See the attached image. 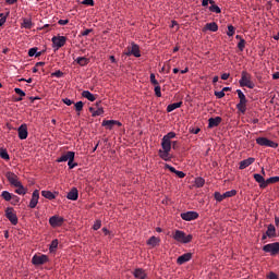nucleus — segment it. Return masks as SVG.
I'll use <instances>...</instances> for the list:
<instances>
[{
    "label": "nucleus",
    "instance_id": "obj_1",
    "mask_svg": "<svg viewBox=\"0 0 279 279\" xmlns=\"http://www.w3.org/2000/svg\"><path fill=\"white\" fill-rule=\"evenodd\" d=\"M177 137V133L168 132V134L162 136L160 146L161 149L158 150V156L166 162L172 161L173 156H171L172 150V140Z\"/></svg>",
    "mask_w": 279,
    "mask_h": 279
},
{
    "label": "nucleus",
    "instance_id": "obj_2",
    "mask_svg": "<svg viewBox=\"0 0 279 279\" xmlns=\"http://www.w3.org/2000/svg\"><path fill=\"white\" fill-rule=\"evenodd\" d=\"M239 85L241 87L254 88L255 87V83L252 81V74H250L246 71H243L241 73V78L239 81Z\"/></svg>",
    "mask_w": 279,
    "mask_h": 279
},
{
    "label": "nucleus",
    "instance_id": "obj_3",
    "mask_svg": "<svg viewBox=\"0 0 279 279\" xmlns=\"http://www.w3.org/2000/svg\"><path fill=\"white\" fill-rule=\"evenodd\" d=\"M236 94H238V97H239V100H240L239 104L236 105V109H238L239 112L244 114L247 110L248 100H247L246 96L243 94L242 89H238Z\"/></svg>",
    "mask_w": 279,
    "mask_h": 279
},
{
    "label": "nucleus",
    "instance_id": "obj_4",
    "mask_svg": "<svg viewBox=\"0 0 279 279\" xmlns=\"http://www.w3.org/2000/svg\"><path fill=\"white\" fill-rule=\"evenodd\" d=\"M173 239L177 242L183 243V244H187L190 242H192L193 240V235H186V233L184 231L181 230H177L173 234Z\"/></svg>",
    "mask_w": 279,
    "mask_h": 279
},
{
    "label": "nucleus",
    "instance_id": "obj_5",
    "mask_svg": "<svg viewBox=\"0 0 279 279\" xmlns=\"http://www.w3.org/2000/svg\"><path fill=\"white\" fill-rule=\"evenodd\" d=\"M256 144L263 147L278 148L279 144L266 138L265 136H259L256 138Z\"/></svg>",
    "mask_w": 279,
    "mask_h": 279
},
{
    "label": "nucleus",
    "instance_id": "obj_6",
    "mask_svg": "<svg viewBox=\"0 0 279 279\" xmlns=\"http://www.w3.org/2000/svg\"><path fill=\"white\" fill-rule=\"evenodd\" d=\"M126 57H135V58H141L142 53H141V48L138 45L132 43L131 46H129L126 48V52H125Z\"/></svg>",
    "mask_w": 279,
    "mask_h": 279
},
{
    "label": "nucleus",
    "instance_id": "obj_7",
    "mask_svg": "<svg viewBox=\"0 0 279 279\" xmlns=\"http://www.w3.org/2000/svg\"><path fill=\"white\" fill-rule=\"evenodd\" d=\"M263 251L272 256L279 254V242H272L271 244L264 245Z\"/></svg>",
    "mask_w": 279,
    "mask_h": 279
},
{
    "label": "nucleus",
    "instance_id": "obj_8",
    "mask_svg": "<svg viewBox=\"0 0 279 279\" xmlns=\"http://www.w3.org/2000/svg\"><path fill=\"white\" fill-rule=\"evenodd\" d=\"M5 217L10 220L11 225H13V226L19 225V217L14 213L13 207H7Z\"/></svg>",
    "mask_w": 279,
    "mask_h": 279
},
{
    "label": "nucleus",
    "instance_id": "obj_9",
    "mask_svg": "<svg viewBox=\"0 0 279 279\" xmlns=\"http://www.w3.org/2000/svg\"><path fill=\"white\" fill-rule=\"evenodd\" d=\"M49 223L52 228H59L62 227L64 223V218L62 216L59 215H53L51 216V218L49 219Z\"/></svg>",
    "mask_w": 279,
    "mask_h": 279
},
{
    "label": "nucleus",
    "instance_id": "obj_10",
    "mask_svg": "<svg viewBox=\"0 0 279 279\" xmlns=\"http://www.w3.org/2000/svg\"><path fill=\"white\" fill-rule=\"evenodd\" d=\"M66 43V37L64 36H53L52 37V45L57 49L63 48Z\"/></svg>",
    "mask_w": 279,
    "mask_h": 279
},
{
    "label": "nucleus",
    "instance_id": "obj_11",
    "mask_svg": "<svg viewBox=\"0 0 279 279\" xmlns=\"http://www.w3.org/2000/svg\"><path fill=\"white\" fill-rule=\"evenodd\" d=\"M49 262V257L47 255H34L32 258V263L36 266L44 265Z\"/></svg>",
    "mask_w": 279,
    "mask_h": 279
},
{
    "label": "nucleus",
    "instance_id": "obj_12",
    "mask_svg": "<svg viewBox=\"0 0 279 279\" xmlns=\"http://www.w3.org/2000/svg\"><path fill=\"white\" fill-rule=\"evenodd\" d=\"M39 198H40L39 190H34L33 194H32L31 202L28 204V207L29 208H36V206L39 202Z\"/></svg>",
    "mask_w": 279,
    "mask_h": 279
},
{
    "label": "nucleus",
    "instance_id": "obj_13",
    "mask_svg": "<svg viewBox=\"0 0 279 279\" xmlns=\"http://www.w3.org/2000/svg\"><path fill=\"white\" fill-rule=\"evenodd\" d=\"M199 217L198 213L196 211H186L181 214V218L186 221L195 220Z\"/></svg>",
    "mask_w": 279,
    "mask_h": 279
},
{
    "label": "nucleus",
    "instance_id": "obj_14",
    "mask_svg": "<svg viewBox=\"0 0 279 279\" xmlns=\"http://www.w3.org/2000/svg\"><path fill=\"white\" fill-rule=\"evenodd\" d=\"M7 180L10 182L11 185L15 186L19 185V175L14 174L12 171H8L7 174Z\"/></svg>",
    "mask_w": 279,
    "mask_h": 279
},
{
    "label": "nucleus",
    "instance_id": "obj_15",
    "mask_svg": "<svg viewBox=\"0 0 279 279\" xmlns=\"http://www.w3.org/2000/svg\"><path fill=\"white\" fill-rule=\"evenodd\" d=\"M19 138L26 140L28 137L27 124H22L17 128Z\"/></svg>",
    "mask_w": 279,
    "mask_h": 279
},
{
    "label": "nucleus",
    "instance_id": "obj_16",
    "mask_svg": "<svg viewBox=\"0 0 279 279\" xmlns=\"http://www.w3.org/2000/svg\"><path fill=\"white\" fill-rule=\"evenodd\" d=\"M73 157H75V153L74 151H66L65 154H62V156L60 158L57 159V162L61 163V162H69L71 159H73Z\"/></svg>",
    "mask_w": 279,
    "mask_h": 279
},
{
    "label": "nucleus",
    "instance_id": "obj_17",
    "mask_svg": "<svg viewBox=\"0 0 279 279\" xmlns=\"http://www.w3.org/2000/svg\"><path fill=\"white\" fill-rule=\"evenodd\" d=\"M102 126L107 128V130H112L113 126H122V123L119 121H114V120H105L102 122Z\"/></svg>",
    "mask_w": 279,
    "mask_h": 279
},
{
    "label": "nucleus",
    "instance_id": "obj_18",
    "mask_svg": "<svg viewBox=\"0 0 279 279\" xmlns=\"http://www.w3.org/2000/svg\"><path fill=\"white\" fill-rule=\"evenodd\" d=\"M221 122H222V118L221 117L209 118V120H208V129L218 128Z\"/></svg>",
    "mask_w": 279,
    "mask_h": 279
},
{
    "label": "nucleus",
    "instance_id": "obj_19",
    "mask_svg": "<svg viewBox=\"0 0 279 279\" xmlns=\"http://www.w3.org/2000/svg\"><path fill=\"white\" fill-rule=\"evenodd\" d=\"M192 257H193V254H192V253L183 254V255H181V256H179V257L177 258V264L183 265V264H185V263H189V262L192 259Z\"/></svg>",
    "mask_w": 279,
    "mask_h": 279
},
{
    "label": "nucleus",
    "instance_id": "obj_20",
    "mask_svg": "<svg viewBox=\"0 0 279 279\" xmlns=\"http://www.w3.org/2000/svg\"><path fill=\"white\" fill-rule=\"evenodd\" d=\"M165 168L168 169L170 172L177 174L179 178L186 177L184 171L177 170L174 167L170 166V163H165Z\"/></svg>",
    "mask_w": 279,
    "mask_h": 279
},
{
    "label": "nucleus",
    "instance_id": "obj_21",
    "mask_svg": "<svg viewBox=\"0 0 279 279\" xmlns=\"http://www.w3.org/2000/svg\"><path fill=\"white\" fill-rule=\"evenodd\" d=\"M254 180L259 183L260 189H266L267 186V180H265V177L262 174H253Z\"/></svg>",
    "mask_w": 279,
    "mask_h": 279
},
{
    "label": "nucleus",
    "instance_id": "obj_22",
    "mask_svg": "<svg viewBox=\"0 0 279 279\" xmlns=\"http://www.w3.org/2000/svg\"><path fill=\"white\" fill-rule=\"evenodd\" d=\"M207 31L214 32V33L218 32L219 31V26H218L217 22H209V23H207L205 25V27L203 28V32H207Z\"/></svg>",
    "mask_w": 279,
    "mask_h": 279
},
{
    "label": "nucleus",
    "instance_id": "obj_23",
    "mask_svg": "<svg viewBox=\"0 0 279 279\" xmlns=\"http://www.w3.org/2000/svg\"><path fill=\"white\" fill-rule=\"evenodd\" d=\"M255 162V158H247V159H244L242 161H240V166H239V169H245L247 167H250L251 165H253Z\"/></svg>",
    "mask_w": 279,
    "mask_h": 279
},
{
    "label": "nucleus",
    "instance_id": "obj_24",
    "mask_svg": "<svg viewBox=\"0 0 279 279\" xmlns=\"http://www.w3.org/2000/svg\"><path fill=\"white\" fill-rule=\"evenodd\" d=\"M68 199L77 201L78 199V190L77 187H72L68 193Z\"/></svg>",
    "mask_w": 279,
    "mask_h": 279
},
{
    "label": "nucleus",
    "instance_id": "obj_25",
    "mask_svg": "<svg viewBox=\"0 0 279 279\" xmlns=\"http://www.w3.org/2000/svg\"><path fill=\"white\" fill-rule=\"evenodd\" d=\"M133 276L136 279H146L147 278V274L145 270H143V268H136V270L133 272Z\"/></svg>",
    "mask_w": 279,
    "mask_h": 279
},
{
    "label": "nucleus",
    "instance_id": "obj_26",
    "mask_svg": "<svg viewBox=\"0 0 279 279\" xmlns=\"http://www.w3.org/2000/svg\"><path fill=\"white\" fill-rule=\"evenodd\" d=\"M1 197L7 201L10 202L12 198H15L16 201H19V196L11 194L10 192H8V190H4L1 193Z\"/></svg>",
    "mask_w": 279,
    "mask_h": 279
},
{
    "label": "nucleus",
    "instance_id": "obj_27",
    "mask_svg": "<svg viewBox=\"0 0 279 279\" xmlns=\"http://www.w3.org/2000/svg\"><path fill=\"white\" fill-rule=\"evenodd\" d=\"M266 233L269 239L277 236V231H276V228L274 227V223L268 225V229H267Z\"/></svg>",
    "mask_w": 279,
    "mask_h": 279
},
{
    "label": "nucleus",
    "instance_id": "obj_28",
    "mask_svg": "<svg viewBox=\"0 0 279 279\" xmlns=\"http://www.w3.org/2000/svg\"><path fill=\"white\" fill-rule=\"evenodd\" d=\"M15 189V193L20 194V195H25L27 190L26 187H24V185L21 183V181L17 182V184L14 185Z\"/></svg>",
    "mask_w": 279,
    "mask_h": 279
},
{
    "label": "nucleus",
    "instance_id": "obj_29",
    "mask_svg": "<svg viewBox=\"0 0 279 279\" xmlns=\"http://www.w3.org/2000/svg\"><path fill=\"white\" fill-rule=\"evenodd\" d=\"M89 111L92 112L93 118L101 117V114H104V107H98V109L96 111H95L94 107H90Z\"/></svg>",
    "mask_w": 279,
    "mask_h": 279
},
{
    "label": "nucleus",
    "instance_id": "obj_30",
    "mask_svg": "<svg viewBox=\"0 0 279 279\" xmlns=\"http://www.w3.org/2000/svg\"><path fill=\"white\" fill-rule=\"evenodd\" d=\"M82 96L84 97V99H87L92 102L96 100L95 95H93L89 90H83Z\"/></svg>",
    "mask_w": 279,
    "mask_h": 279
},
{
    "label": "nucleus",
    "instance_id": "obj_31",
    "mask_svg": "<svg viewBox=\"0 0 279 279\" xmlns=\"http://www.w3.org/2000/svg\"><path fill=\"white\" fill-rule=\"evenodd\" d=\"M76 64H78L80 66H86L88 65L89 60L87 59V57H77V59L75 60Z\"/></svg>",
    "mask_w": 279,
    "mask_h": 279
},
{
    "label": "nucleus",
    "instance_id": "obj_32",
    "mask_svg": "<svg viewBox=\"0 0 279 279\" xmlns=\"http://www.w3.org/2000/svg\"><path fill=\"white\" fill-rule=\"evenodd\" d=\"M33 26H34V24L31 19H23L22 27H24V29H32Z\"/></svg>",
    "mask_w": 279,
    "mask_h": 279
},
{
    "label": "nucleus",
    "instance_id": "obj_33",
    "mask_svg": "<svg viewBox=\"0 0 279 279\" xmlns=\"http://www.w3.org/2000/svg\"><path fill=\"white\" fill-rule=\"evenodd\" d=\"M41 195H43L44 198H47V199H50V201L56 198V194H53L49 190H43Z\"/></svg>",
    "mask_w": 279,
    "mask_h": 279
},
{
    "label": "nucleus",
    "instance_id": "obj_34",
    "mask_svg": "<svg viewBox=\"0 0 279 279\" xmlns=\"http://www.w3.org/2000/svg\"><path fill=\"white\" fill-rule=\"evenodd\" d=\"M209 11L216 14L221 13V9L218 7V4H216L215 0H214V3H210Z\"/></svg>",
    "mask_w": 279,
    "mask_h": 279
},
{
    "label": "nucleus",
    "instance_id": "obj_35",
    "mask_svg": "<svg viewBox=\"0 0 279 279\" xmlns=\"http://www.w3.org/2000/svg\"><path fill=\"white\" fill-rule=\"evenodd\" d=\"M181 106H182V102L168 105L167 112H173L174 110L180 109Z\"/></svg>",
    "mask_w": 279,
    "mask_h": 279
},
{
    "label": "nucleus",
    "instance_id": "obj_36",
    "mask_svg": "<svg viewBox=\"0 0 279 279\" xmlns=\"http://www.w3.org/2000/svg\"><path fill=\"white\" fill-rule=\"evenodd\" d=\"M160 242V240L157 236H151L148 241H147V245H150L153 247L157 246L158 243Z\"/></svg>",
    "mask_w": 279,
    "mask_h": 279
},
{
    "label": "nucleus",
    "instance_id": "obj_37",
    "mask_svg": "<svg viewBox=\"0 0 279 279\" xmlns=\"http://www.w3.org/2000/svg\"><path fill=\"white\" fill-rule=\"evenodd\" d=\"M58 244H59L58 239L52 240L49 246L50 253H54L58 250Z\"/></svg>",
    "mask_w": 279,
    "mask_h": 279
},
{
    "label": "nucleus",
    "instance_id": "obj_38",
    "mask_svg": "<svg viewBox=\"0 0 279 279\" xmlns=\"http://www.w3.org/2000/svg\"><path fill=\"white\" fill-rule=\"evenodd\" d=\"M0 157L4 159L5 161L10 160V155L7 149L0 148Z\"/></svg>",
    "mask_w": 279,
    "mask_h": 279
},
{
    "label": "nucleus",
    "instance_id": "obj_39",
    "mask_svg": "<svg viewBox=\"0 0 279 279\" xmlns=\"http://www.w3.org/2000/svg\"><path fill=\"white\" fill-rule=\"evenodd\" d=\"M279 182V177H270L266 180V186L269 184L278 183Z\"/></svg>",
    "mask_w": 279,
    "mask_h": 279
},
{
    "label": "nucleus",
    "instance_id": "obj_40",
    "mask_svg": "<svg viewBox=\"0 0 279 279\" xmlns=\"http://www.w3.org/2000/svg\"><path fill=\"white\" fill-rule=\"evenodd\" d=\"M205 184V179L204 178H196L195 179V185L198 187V189H202Z\"/></svg>",
    "mask_w": 279,
    "mask_h": 279
},
{
    "label": "nucleus",
    "instance_id": "obj_41",
    "mask_svg": "<svg viewBox=\"0 0 279 279\" xmlns=\"http://www.w3.org/2000/svg\"><path fill=\"white\" fill-rule=\"evenodd\" d=\"M214 198H215L217 202H222L223 199H226V196H225V194H220L219 192H215V193H214Z\"/></svg>",
    "mask_w": 279,
    "mask_h": 279
},
{
    "label": "nucleus",
    "instance_id": "obj_42",
    "mask_svg": "<svg viewBox=\"0 0 279 279\" xmlns=\"http://www.w3.org/2000/svg\"><path fill=\"white\" fill-rule=\"evenodd\" d=\"M235 194H236V190H229V192L223 193V197L225 198L234 197Z\"/></svg>",
    "mask_w": 279,
    "mask_h": 279
},
{
    "label": "nucleus",
    "instance_id": "obj_43",
    "mask_svg": "<svg viewBox=\"0 0 279 279\" xmlns=\"http://www.w3.org/2000/svg\"><path fill=\"white\" fill-rule=\"evenodd\" d=\"M245 44H246L245 39H244V38H241L240 41L238 43V49H239L240 51H243L244 48H245Z\"/></svg>",
    "mask_w": 279,
    "mask_h": 279
},
{
    "label": "nucleus",
    "instance_id": "obj_44",
    "mask_svg": "<svg viewBox=\"0 0 279 279\" xmlns=\"http://www.w3.org/2000/svg\"><path fill=\"white\" fill-rule=\"evenodd\" d=\"M84 109V104L82 102V100H80L78 102L75 104V111L76 112H81Z\"/></svg>",
    "mask_w": 279,
    "mask_h": 279
},
{
    "label": "nucleus",
    "instance_id": "obj_45",
    "mask_svg": "<svg viewBox=\"0 0 279 279\" xmlns=\"http://www.w3.org/2000/svg\"><path fill=\"white\" fill-rule=\"evenodd\" d=\"M214 95L218 98V99H223V97L226 96V93L222 90H215Z\"/></svg>",
    "mask_w": 279,
    "mask_h": 279
},
{
    "label": "nucleus",
    "instance_id": "obj_46",
    "mask_svg": "<svg viewBox=\"0 0 279 279\" xmlns=\"http://www.w3.org/2000/svg\"><path fill=\"white\" fill-rule=\"evenodd\" d=\"M154 92H155V95H156L157 97H161V96H162V94H161V87L159 86V83H158V85H155Z\"/></svg>",
    "mask_w": 279,
    "mask_h": 279
},
{
    "label": "nucleus",
    "instance_id": "obj_47",
    "mask_svg": "<svg viewBox=\"0 0 279 279\" xmlns=\"http://www.w3.org/2000/svg\"><path fill=\"white\" fill-rule=\"evenodd\" d=\"M38 51L37 47L29 48L28 50V57L33 58L36 57V52Z\"/></svg>",
    "mask_w": 279,
    "mask_h": 279
},
{
    "label": "nucleus",
    "instance_id": "obj_48",
    "mask_svg": "<svg viewBox=\"0 0 279 279\" xmlns=\"http://www.w3.org/2000/svg\"><path fill=\"white\" fill-rule=\"evenodd\" d=\"M234 33H235L234 26H233V25H229V26H228V33H227V35H228L229 37H231V36H234Z\"/></svg>",
    "mask_w": 279,
    "mask_h": 279
},
{
    "label": "nucleus",
    "instance_id": "obj_49",
    "mask_svg": "<svg viewBox=\"0 0 279 279\" xmlns=\"http://www.w3.org/2000/svg\"><path fill=\"white\" fill-rule=\"evenodd\" d=\"M74 159H75V157H72V159H71L70 161H68V167H69V169H73V168H75L76 166H78L77 162H74Z\"/></svg>",
    "mask_w": 279,
    "mask_h": 279
},
{
    "label": "nucleus",
    "instance_id": "obj_50",
    "mask_svg": "<svg viewBox=\"0 0 279 279\" xmlns=\"http://www.w3.org/2000/svg\"><path fill=\"white\" fill-rule=\"evenodd\" d=\"M51 76H52V77L61 78V77L64 76V73H63L62 71L58 70V71L51 73Z\"/></svg>",
    "mask_w": 279,
    "mask_h": 279
},
{
    "label": "nucleus",
    "instance_id": "obj_51",
    "mask_svg": "<svg viewBox=\"0 0 279 279\" xmlns=\"http://www.w3.org/2000/svg\"><path fill=\"white\" fill-rule=\"evenodd\" d=\"M150 83L154 85V86H157L159 83H158V80H156V74L155 73H151L150 74Z\"/></svg>",
    "mask_w": 279,
    "mask_h": 279
},
{
    "label": "nucleus",
    "instance_id": "obj_52",
    "mask_svg": "<svg viewBox=\"0 0 279 279\" xmlns=\"http://www.w3.org/2000/svg\"><path fill=\"white\" fill-rule=\"evenodd\" d=\"M14 93L20 95L22 98L26 96V93L21 88H14Z\"/></svg>",
    "mask_w": 279,
    "mask_h": 279
},
{
    "label": "nucleus",
    "instance_id": "obj_53",
    "mask_svg": "<svg viewBox=\"0 0 279 279\" xmlns=\"http://www.w3.org/2000/svg\"><path fill=\"white\" fill-rule=\"evenodd\" d=\"M101 226H102L101 220H97V221H95V223L93 225V229H94V230H98V229L101 228Z\"/></svg>",
    "mask_w": 279,
    "mask_h": 279
},
{
    "label": "nucleus",
    "instance_id": "obj_54",
    "mask_svg": "<svg viewBox=\"0 0 279 279\" xmlns=\"http://www.w3.org/2000/svg\"><path fill=\"white\" fill-rule=\"evenodd\" d=\"M171 148H173L174 150L179 149L180 148L179 142L178 141L171 142Z\"/></svg>",
    "mask_w": 279,
    "mask_h": 279
},
{
    "label": "nucleus",
    "instance_id": "obj_55",
    "mask_svg": "<svg viewBox=\"0 0 279 279\" xmlns=\"http://www.w3.org/2000/svg\"><path fill=\"white\" fill-rule=\"evenodd\" d=\"M83 4H84V5L94 7V5H95V1H94V0H83Z\"/></svg>",
    "mask_w": 279,
    "mask_h": 279
},
{
    "label": "nucleus",
    "instance_id": "obj_56",
    "mask_svg": "<svg viewBox=\"0 0 279 279\" xmlns=\"http://www.w3.org/2000/svg\"><path fill=\"white\" fill-rule=\"evenodd\" d=\"M209 4H214V0H202L203 7H208Z\"/></svg>",
    "mask_w": 279,
    "mask_h": 279
},
{
    "label": "nucleus",
    "instance_id": "obj_57",
    "mask_svg": "<svg viewBox=\"0 0 279 279\" xmlns=\"http://www.w3.org/2000/svg\"><path fill=\"white\" fill-rule=\"evenodd\" d=\"M0 27L4 25V23L7 22V17L3 16V13H0Z\"/></svg>",
    "mask_w": 279,
    "mask_h": 279
},
{
    "label": "nucleus",
    "instance_id": "obj_58",
    "mask_svg": "<svg viewBox=\"0 0 279 279\" xmlns=\"http://www.w3.org/2000/svg\"><path fill=\"white\" fill-rule=\"evenodd\" d=\"M90 33H93V29L92 28H86L82 32V35L83 36H88Z\"/></svg>",
    "mask_w": 279,
    "mask_h": 279
},
{
    "label": "nucleus",
    "instance_id": "obj_59",
    "mask_svg": "<svg viewBox=\"0 0 279 279\" xmlns=\"http://www.w3.org/2000/svg\"><path fill=\"white\" fill-rule=\"evenodd\" d=\"M268 279H279L278 275L275 272H269L268 274Z\"/></svg>",
    "mask_w": 279,
    "mask_h": 279
},
{
    "label": "nucleus",
    "instance_id": "obj_60",
    "mask_svg": "<svg viewBox=\"0 0 279 279\" xmlns=\"http://www.w3.org/2000/svg\"><path fill=\"white\" fill-rule=\"evenodd\" d=\"M63 104L68 105V106H72L73 105V100L69 99V98H64L62 99Z\"/></svg>",
    "mask_w": 279,
    "mask_h": 279
},
{
    "label": "nucleus",
    "instance_id": "obj_61",
    "mask_svg": "<svg viewBox=\"0 0 279 279\" xmlns=\"http://www.w3.org/2000/svg\"><path fill=\"white\" fill-rule=\"evenodd\" d=\"M58 24L59 25H68L69 24V20H59Z\"/></svg>",
    "mask_w": 279,
    "mask_h": 279
},
{
    "label": "nucleus",
    "instance_id": "obj_62",
    "mask_svg": "<svg viewBox=\"0 0 279 279\" xmlns=\"http://www.w3.org/2000/svg\"><path fill=\"white\" fill-rule=\"evenodd\" d=\"M230 77V74L229 73H222V76H221V78L222 80H228Z\"/></svg>",
    "mask_w": 279,
    "mask_h": 279
},
{
    "label": "nucleus",
    "instance_id": "obj_63",
    "mask_svg": "<svg viewBox=\"0 0 279 279\" xmlns=\"http://www.w3.org/2000/svg\"><path fill=\"white\" fill-rule=\"evenodd\" d=\"M45 64H46L45 62L40 61V62H37V63H36V66H37V68H39V66H45Z\"/></svg>",
    "mask_w": 279,
    "mask_h": 279
},
{
    "label": "nucleus",
    "instance_id": "obj_64",
    "mask_svg": "<svg viewBox=\"0 0 279 279\" xmlns=\"http://www.w3.org/2000/svg\"><path fill=\"white\" fill-rule=\"evenodd\" d=\"M272 78H274V80H278V78H279V73L272 74Z\"/></svg>",
    "mask_w": 279,
    "mask_h": 279
}]
</instances>
